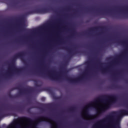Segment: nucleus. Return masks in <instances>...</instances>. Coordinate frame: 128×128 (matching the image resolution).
Here are the masks:
<instances>
[{
    "label": "nucleus",
    "instance_id": "obj_1",
    "mask_svg": "<svg viewBox=\"0 0 128 128\" xmlns=\"http://www.w3.org/2000/svg\"><path fill=\"white\" fill-rule=\"evenodd\" d=\"M104 98H106L108 100V104L104 107L100 108V112L97 111V116H102V112H104L106 110L110 108L112 106H114L116 102H118V96L116 95H103L98 97L96 100L94 102H90V103L87 104L84 107V114L88 118H94L96 116L90 114L88 112L90 108H92L94 104H98V102H104Z\"/></svg>",
    "mask_w": 128,
    "mask_h": 128
},
{
    "label": "nucleus",
    "instance_id": "obj_2",
    "mask_svg": "<svg viewBox=\"0 0 128 128\" xmlns=\"http://www.w3.org/2000/svg\"><path fill=\"white\" fill-rule=\"evenodd\" d=\"M34 86L36 88L30 86H27L26 89L22 90L20 88L22 86H19L14 88V90H18L20 94H32L33 92H48L50 94H54V91H52V87H44L46 86V83L42 80H34ZM39 88L40 89H36Z\"/></svg>",
    "mask_w": 128,
    "mask_h": 128
},
{
    "label": "nucleus",
    "instance_id": "obj_3",
    "mask_svg": "<svg viewBox=\"0 0 128 128\" xmlns=\"http://www.w3.org/2000/svg\"><path fill=\"white\" fill-rule=\"evenodd\" d=\"M24 56V52H20L16 54L14 56L11 62V65H10L8 71L6 73V74L8 76H11V74H20V72H22V69L16 68V67L14 65V64L16 58H22Z\"/></svg>",
    "mask_w": 128,
    "mask_h": 128
},
{
    "label": "nucleus",
    "instance_id": "obj_4",
    "mask_svg": "<svg viewBox=\"0 0 128 128\" xmlns=\"http://www.w3.org/2000/svg\"><path fill=\"white\" fill-rule=\"evenodd\" d=\"M48 74L51 78H60L61 76H66V70L62 68L60 72L56 73V71L52 70L51 71H48Z\"/></svg>",
    "mask_w": 128,
    "mask_h": 128
},
{
    "label": "nucleus",
    "instance_id": "obj_5",
    "mask_svg": "<svg viewBox=\"0 0 128 128\" xmlns=\"http://www.w3.org/2000/svg\"><path fill=\"white\" fill-rule=\"evenodd\" d=\"M90 66H88V68L86 69V72H84L82 74L78 76L75 79H69V80H83L84 78L86 77L88 74V72H90Z\"/></svg>",
    "mask_w": 128,
    "mask_h": 128
},
{
    "label": "nucleus",
    "instance_id": "obj_6",
    "mask_svg": "<svg viewBox=\"0 0 128 128\" xmlns=\"http://www.w3.org/2000/svg\"><path fill=\"white\" fill-rule=\"evenodd\" d=\"M50 11L54 12V8H38L36 9V14H48Z\"/></svg>",
    "mask_w": 128,
    "mask_h": 128
},
{
    "label": "nucleus",
    "instance_id": "obj_7",
    "mask_svg": "<svg viewBox=\"0 0 128 128\" xmlns=\"http://www.w3.org/2000/svg\"><path fill=\"white\" fill-rule=\"evenodd\" d=\"M35 120L38 123H40L42 122H50L52 120V118L47 116H41L40 117H38Z\"/></svg>",
    "mask_w": 128,
    "mask_h": 128
},
{
    "label": "nucleus",
    "instance_id": "obj_8",
    "mask_svg": "<svg viewBox=\"0 0 128 128\" xmlns=\"http://www.w3.org/2000/svg\"><path fill=\"white\" fill-rule=\"evenodd\" d=\"M36 14V9L26 12L24 15H23L18 18V20L22 22L24 18V16H28V14Z\"/></svg>",
    "mask_w": 128,
    "mask_h": 128
},
{
    "label": "nucleus",
    "instance_id": "obj_9",
    "mask_svg": "<svg viewBox=\"0 0 128 128\" xmlns=\"http://www.w3.org/2000/svg\"><path fill=\"white\" fill-rule=\"evenodd\" d=\"M96 62L100 66V70L102 74H104V72H108L107 68H102V66H104V64H105L102 62L100 59H97Z\"/></svg>",
    "mask_w": 128,
    "mask_h": 128
},
{
    "label": "nucleus",
    "instance_id": "obj_10",
    "mask_svg": "<svg viewBox=\"0 0 128 128\" xmlns=\"http://www.w3.org/2000/svg\"><path fill=\"white\" fill-rule=\"evenodd\" d=\"M108 88L110 90H123L124 86L122 85H118L116 84H112L109 86Z\"/></svg>",
    "mask_w": 128,
    "mask_h": 128
},
{
    "label": "nucleus",
    "instance_id": "obj_11",
    "mask_svg": "<svg viewBox=\"0 0 128 128\" xmlns=\"http://www.w3.org/2000/svg\"><path fill=\"white\" fill-rule=\"evenodd\" d=\"M61 48H62V50H66L68 52L70 53V56H74V54H78V52H72V50H70V48L68 47V46H64V47H62Z\"/></svg>",
    "mask_w": 128,
    "mask_h": 128
},
{
    "label": "nucleus",
    "instance_id": "obj_12",
    "mask_svg": "<svg viewBox=\"0 0 128 128\" xmlns=\"http://www.w3.org/2000/svg\"><path fill=\"white\" fill-rule=\"evenodd\" d=\"M8 96L10 98H12V100H14V98H18V94L12 95L10 93H9L8 94Z\"/></svg>",
    "mask_w": 128,
    "mask_h": 128
},
{
    "label": "nucleus",
    "instance_id": "obj_13",
    "mask_svg": "<svg viewBox=\"0 0 128 128\" xmlns=\"http://www.w3.org/2000/svg\"><path fill=\"white\" fill-rule=\"evenodd\" d=\"M70 84H80V82H84L87 81H84V80H68V81Z\"/></svg>",
    "mask_w": 128,
    "mask_h": 128
},
{
    "label": "nucleus",
    "instance_id": "obj_14",
    "mask_svg": "<svg viewBox=\"0 0 128 128\" xmlns=\"http://www.w3.org/2000/svg\"><path fill=\"white\" fill-rule=\"evenodd\" d=\"M76 110V106H72L68 109L69 112H74Z\"/></svg>",
    "mask_w": 128,
    "mask_h": 128
},
{
    "label": "nucleus",
    "instance_id": "obj_15",
    "mask_svg": "<svg viewBox=\"0 0 128 128\" xmlns=\"http://www.w3.org/2000/svg\"><path fill=\"white\" fill-rule=\"evenodd\" d=\"M124 54H120L118 56H116V60H120V58H124Z\"/></svg>",
    "mask_w": 128,
    "mask_h": 128
},
{
    "label": "nucleus",
    "instance_id": "obj_16",
    "mask_svg": "<svg viewBox=\"0 0 128 128\" xmlns=\"http://www.w3.org/2000/svg\"><path fill=\"white\" fill-rule=\"evenodd\" d=\"M100 28V27H94L90 28V32H94V30H98Z\"/></svg>",
    "mask_w": 128,
    "mask_h": 128
},
{
    "label": "nucleus",
    "instance_id": "obj_17",
    "mask_svg": "<svg viewBox=\"0 0 128 128\" xmlns=\"http://www.w3.org/2000/svg\"><path fill=\"white\" fill-rule=\"evenodd\" d=\"M117 42L118 44H122V46H124V44H126V41H118Z\"/></svg>",
    "mask_w": 128,
    "mask_h": 128
},
{
    "label": "nucleus",
    "instance_id": "obj_18",
    "mask_svg": "<svg viewBox=\"0 0 128 128\" xmlns=\"http://www.w3.org/2000/svg\"><path fill=\"white\" fill-rule=\"evenodd\" d=\"M124 72V70L118 71L116 73H115V74H122V72Z\"/></svg>",
    "mask_w": 128,
    "mask_h": 128
},
{
    "label": "nucleus",
    "instance_id": "obj_19",
    "mask_svg": "<svg viewBox=\"0 0 128 128\" xmlns=\"http://www.w3.org/2000/svg\"><path fill=\"white\" fill-rule=\"evenodd\" d=\"M35 108L36 107H34V106H32V107H31L30 108H28L27 109V112H30V110H32V108Z\"/></svg>",
    "mask_w": 128,
    "mask_h": 128
},
{
    "label": "nucleus",
    "instance_id": "obj_20",
    "mask_svg": "<svg viewBox=\"0 0 128 128\" xmlns=\"http://www.w3.org/2000/svg\"><path fill=\"white\" fill-rule=\"evenodd\" d=\"M5 116H6V114L2 113H0V118H4Z\"/></svg>",
    "mask_w": 128,
    "mask_h": 128
},
{
    "label": "nucleus",
    "instance_id": "obj_21",
    "mask_svg": "<svg viewBox=\"0 0 128 128\" xmlns=\"http://www.w3.org/2000/svg\"><path fill=\"white\" fill-rule=\"evenodd\" d=\"M41 100H42V102H44V100H46V98H44V97L42 98H41Z\"/></svg>",
    "mask_w": 128,
    "mask_h": 128
},
{
    "label": "nucleus",
    "instance_id": "obj_22",
    "mask_svg": "<svg viewBox=\"0 0 128 128\" xmlns=\"http://www.w3.org/2000/svg\"><path fill=\"white\" fill-rule=\"evenodd\" d=\"M16 110L18 112H22V108H17Z\"/></svg>",
    "mask_w": 128,
    "mask_h": 128
},
{
    "label": "nucleus",
    "instance_id": "obj_23",
    "mask_svg": "<svg viewBox=\"0 0 128 128\" xmlns=\"http://www.w3.org/2000/svg\"><path fill=\"white\" fill-rule=\"evenodd\" d=\"M120 10L121 12H124V10H128V8H124V10L120 9Z\"/></svg>",
    "mask_w": 128,
    "mask_h": 128
},
{
    "label": "nucleus",
    "instance_id": "obj_24",
    "mask_svg": "<svg viewBox=\"0 0 128 128\" xmlns=\"http://www.w3.org/2000/svg\"><path fill=\"white\" fill-rule=\"evenodd\" d=\"M54 98H55V100H60V97L55 96L54 97Z\"/></svg>",
    "mask_w": 128,
    "mask_h": 128
},
{
    "label": "nucleus",
    "instance_id": "obj_25",
    "mask_svg": "<svg viewBox=\"0 0 128 128\" xmlns=\"http://www.w3.org/2000/svg\"><path fill=\"white\" fill-rule=\"evenodd\" d=\"M12 116H16V114L15 112H12Z\"/></svg>",
    "mask_w": 128,
    "mask_h": 128
},
{
    "label": "nucleus",
    "instance_id": "obj_26",
    "mask_svg": "<svg viewBox=\"0 0 128 128\" xmlns=\"http://www.w3.org/2000/svg\"><path fill=\"white\" fill-rule=\"evenodd\" d=\"M54 82H62L64 81H62V80H55Z\"/></svg>",
    "mask_w": 128,
    "mask_h": 128
},
{
    "label": "nucleus",
    "instance_id": "obj_27",
    "mask_svg": "<svg viewBox=\"0 0 128 128\" xmlns=\"http://www.w3.org/2000/svg\"><path fill=\"white\" fill-rule=\"evenodd\" d=\"M8 110H14V107L8 108Z\"/></svg>",
    "mask_w": 128,
    "mask_h": 128
},
{
    "label": "nucleus",
    "instance_id": "obj_28",
    "mask_svg": "<svg viewBox=\"0 0 128 128\" xmlns=\"http://www.w3.org/2000/svg\"><path fill=\"white\" fill-rule=\"evenodd\" d=\"M22 62L24 64H26V60H22Z\"/></svg>",
    "mask_w": 128,
    "mask_h": 128
},
{
    "label": "nucleus",
    "instance_id": "obj_29",
    "mask_svg": "<svg viewBox=\"0 0 128 128\" xmlns=\"http://www.w3.org/2000/svg\"><path fill=\"white\" fill-rule=\"evenodd\" d=\"M50 126H54V124L52 123H50Z\"/></svg>",
    "mask_w": 128,
    "mask_h": 128
},
{
    "label": "nucleus",
    "instance_id": "obj_30",
    "mask_svg": "<svg viewBox=\"0 0 128 128\" xmlns=\"http://www.w3.org/2000/svg\"><path fill=\"white\" fill-rule=\"evenodd\" d=\"M24 30H25V32H28V30L26 29H24Z\"/></svg>",
    "mask_w": 128,
    "mask_h": 128
},
{
    "label": "nucleus",
    "instance_id": "obj_31",
    "mask_svg": "<svg viewBox=\"0 0 128 128\" xmlns=\"http://www.w3.org/2000/svg\"><path fill=\"white\" fill-rule=\"evenodd\" d=\"M72 32H74V30H72Z\"/></svg>",
    "mask_w": 128,
    "mask_h": 128
},
{
    "label": "nucleus",
    "instance_id": "obj_32",
    "mask_svg": "<svg viewBox=\"0 0 128 128\" xmlns=\"http://www.w3.org/2000/svg\"><path fill=\"white\" fill-rule=\"evenodd\" d=\"M126 82H127V84H128V80H126Z\"/></svg>",
    "mask_w": 128,
    "mask_h": 128
},
{
    "label": "nucleus",
    "instance_id": "obj_33",
    "mask_svg": "<svg viewBox=\"0 0 128 128\" xmlns=\"http://www.w3.org/2000/svg\"><path fill=\"white\" fill-rule=\"evenodd\" d=\"M56 126H58V123H56Z\"/></svg>",
    "mask_w": 128,
    "mask_h": 128
},
{
    "label": "nucleus",
    "instance_id": "obj_34",
    "mask_svg": "<svg viewBox=\"0 0 128 128\" xmlns=\"http://www.w3.org/2000/svg\"><path fill=\"white\" fill-rule=\"evenodd\" d=\"M101 28H104L102 27Z\"/></svg>",
    "mask_w": 128,
    "mask_h": 128
},
{
    "label": "nucleus",
    "instance_id": "obj_35",
    "mask_svg": "<svg viewBox=\"0 0 128 128\" xmlns=\"http://www.w3.org/2000/svg\"><path fill=\"white\" fill-rule=\"evenodd\" d=\"M38 104H40V103H38Z\"/></svg>",
    "mask_w": 128,
    "mask_h": 128
},
{
    "label": "nucleus",
    "instance_id": "obj_36",
    "mask_svg": "<svg viewBox=\"0 0 128 128\" xmlns=\"http://www.w3.org/2000/svg\"><path fill=\"white\" fill-rule=\"evenodd\" d=\"M74 48H76L74 47Z\"/></svg>",
    "mask_w": 128,
    "mask_h": 128
},
{
    "label": "nucleus",
    "instance_id": "obj_37",
    "mask_svg": "<svg viewBox=\"0 0 128 128\" xmlns=\"http://www.w3.org/2000/svg\"><path fill=\"white\" fill-rule=\"evenodd\" d=\"M4 125H2V126H4Z\"/></svg>",
    "mask_w": 128,
    "mask_h": 128
},
{
    "label": "nucleus",
    "instance_id": "obj_38",
    "mask_svg": "<svg viewBox=\"0 0 128 128\" xmlns=\"http://www.w3.org/2000/svg\"><path fill=\"white\" fill-rule=\"evenodd\" d=\"M109 12H110V10H109Z\"/></svg>",
    "mask_w": 128,
    "mask_h": 128
},
{
    "label": "nucleus",
    "instance_id": "obj_39",
    "mask_svg": "<svg viewBox=\"0 0 128 128\" xmlns=\"http://www.w3.org/2000/svg\"><path fill=\"white\" fill-rule=\"evenodd\" d=\"M114 82H118V81H114Z\"/></svg>",
    "mask_w": 128,
    "mask_h": 128
},
{
    "label": "nucleus",
    "instance_id": "obj_40",
    "mask_svg": "<svg viewBox=\"0 0 128 128\" xmlns=\"http://www.w3.org/2000/svg\"><path fill=\"white\" fill-rule=\"evenodd\" d=\"M43 104H41L42 106Z\"/></svg>",
    "mask_w": 128,
    "mask_h": 128
},
{
    "label": "nucleus",
    "instance_id": "obj_41",
    "mask_svg": "<svg viewBox=\"0 0 128 128\" xmlns=\"http://www.w3.org/2000/svg\"><path fill=\"white\" fill-rule=\"evenodd\" d=\"M126 80H128L127 79Z\"/></svg>",
    "mask_w": 128,
    "mask_h": 128
},
{
    "label": "nucleus",
    "instance_id": "obj_42",
    "mask_svg": "<svg viewBox=\"0 0 128 128\" xmlns=\"http://www.w3.org/2000/svg\"><path fill=\"white\" fill-rule=\"evenodd\" d=\"M0 82H2V81H0Z\"/></svg>",
    "mask_w": 128,
    "mask_h": 128
},
{
    "label": "nucleus",
    "instance_id": "obj_43",
    "mask_svg": "<svg viewBox=\"0 0 128 128\" xmlns=\"http://www.w3.org/2000/svg\"><path fill=\"white\" fill-rule=\"evenodd\" d=\"M0 128H1L0 127Z\"/></svg>",
    "mask_w": 128,
    "mask_h": 128
}]
</instances>
